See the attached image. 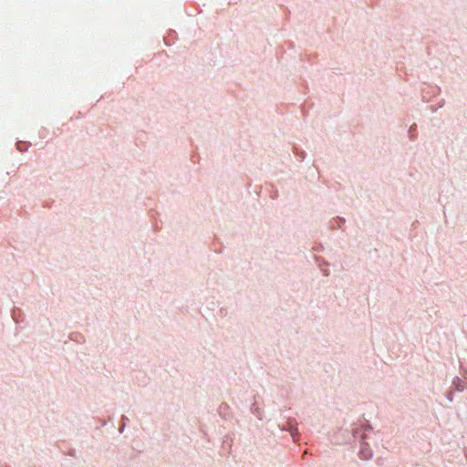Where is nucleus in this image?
Instances as JSON below:
<instances>
[{"label": "nucleus", "mask_w": 467, "mask_h": 467, "mask_svg": "<svg viewBox=\"0 0 467 467\" xmlns=\"http://www.w3.org/2000/svg\"><path fill=\"white\" fill-rule=\"evenodd\" d=\"M361 452L364 453V459H368L371 456V453L369 451L368 452L365 451V450H362Z\"/></svg>", "instance_id": "1"}]
</instances>
